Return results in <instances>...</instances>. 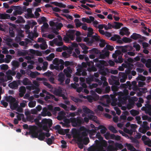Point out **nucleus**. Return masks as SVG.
Instances as JSON below:
<instances>
[{
	"instance_id": "obj_1",
	"label": "nucleus",
	"mask_w": 151,
	"mask_h": 151,
	"mask_svg": "<svg viewBox=\"0 0 151 151\" xmlns=\"http://www.w3.org/2000/svg\"><path fill=\"white\" fill-rule=\"evenodd\" d=\"M93 62L91 61L90 62H83L81 65H78V68L77 69V72L76 74V75L83 76H86L87 75L86 70L84 68H86L87 66L90 67L91 65L93 64Z\"/></svg>"
},
{
	"instance_id": "obj_2",
	"label": "nucleus",
	"mask_w": 151,
	"mask_h": 151,
	"mask_svg": "<svg viewBox=\"0 0 151 151\" xmlns=\"http://www.w3.org/2000/svg\"><path fill=\"white\" fill-rule=\"evenodd\" d=\"M89 52L90 53H95L96 57L99 58L104 59L109 57L110 52L108 50H104L101 52L96 48H93L89 50Z\"/></svg>"
},
{
	"instance_id": "obj_3",
	"label": "nucleus",
	"mask_w": 151,
	"mask_h": 151,
	"mask_svg": "<svg viewBox=\"0 0 151 151\" xmlns=\"http://www.w3.org/2000/svg\"><path fill=\"white\" fill-rule=\"evenodd\" d=\"M52 120L50 119H43L41 122L40 127H42V129L47 132H49L48 128H50L52 125Z\"/></svg>"
},
{
	"instance_id": "obj_4",
	"label": "nucleus",
	"mask_w": 151,
	"mask_h": 151,
	"mask_svg": "<svg viewBox=\"0 0 151 151\" xmlns=\"http://www.w3.org/2000/svg\"><path fill=\"white\" fill-rule=\"evenodd\" d=\"M76 31L73 29H69L66 33V36L63 38V40L66 42H68L70 39L73 40L75 39V32Z\"/></svg>"
},
{
	"instance_id": "obj_5",
	"label": "nucleus",
	"mask_w": 151,
	"mask_h": 151,
	"mask_svg": "<svg viewBox=\"0 0 151 151\" xmlns=\"http://www.w3.org/2000/svg\"><path fill=\"white\" fill-rule=\"evenodd\" d=\"M123 25V24L121 23L114 22L112 24L108 23L107 25H105L104 29L106 30L111 29L112 28L115 29H118L120 28L121 26Z\"/></svg>"
},
{
	"instance_id": "obj_6",
	"label": "nucleus",
	"mask_w": 151,
	"mask_h": 151,
	"mask_svg": "<svg viewBox=\"0 0 151 151\" xmlns=\"http://www.w3.org/2000/svg\"><path fill=\"white\" fill-rule=\"evenodd\" d=\"M122 51L119 50H116L115 53L112 54V57L114 59V62L116 63H121L123 62V58L122 56H119L118 59H117V57L122 53Z\"/></svg>"
},
{
	"instance_id": "obj_7",
	"label": "nucleus",
	"mask_w": 151,
	"mask_h": 151,
	"mask_svg": "<svg viewBox=\"0 0 151 151\" xmlns=\"http://www.w3.org/2000/svg\"><path fill=\"white\" fill-rule=\"evenodd\" d=\"M83 119V118H81L80 117H77L76 118L71 117L70 119V122L75 126L81 125L82 123Z\"/></svg>"
},
{
	"instance_id": "obj_8",
	"label": "nucleus",
	"mask_w": 151,
	"mask_h": 151,
	"mask_svg": "<svg viewBox=\"0 0 151 151\" xmlns=\"http://www.w3.org/2000/svg\"><path fill=\"white\" fill-rule=\"evenodd\" d=\"M105 138L108 139L109 138L112 139H115L116 140H119L120 139V137L119 135L116 136L114 134H111L110 133L107 132L104 134Z\"/></svg>"
},
{
	"instance_id": "obj_9",
	"label": "nucleus",
	"mask_w": 151,
	"mask_h": 151,
	"mask_svg": "<svg viewBox=\"0 0 151 151\" xmlns=\"http://www.w3.org/2000/svg\"><path fill=\"white\" fill-rule=\"evenodd\" d=\"M53 93L56 96L62 97L63 99L65 100L67 99V97L63 93L62 89L60 87L55 89Z\"/></svg>"
},
{
	"instance_id": "obj_10",
	"label": "nucleus",
	"mask_w": 151,
	"mask_h": 151,
	"mask_svg": "<svg viewBox=\"0 0 151 151\" xmlns=\"http://www.w3.org/2000/svg\"><path fill=\"white\" fill-rule=\"evenodd\" d=\"M112 86H111V90L113 91L114 94L113 95H115V96H118V99L119 97H123V92H116L119 89V87L115 85H112Z\"/></svg>"
},
{
	"instance_id": "obj_11",
	"label": "nucleus",
	"mask_w": 151,
	"mask_h": 151,
	"mask_svg": "<svg viewBox=\"0 0 151 151\" xmlns=\"http://www.w3.org/2000/svg\"><path fill=\"white\" fill-rule=\"evenodd\" d=\"M12 8L15 10L13 13L15 16H17V14L21 15L23 13L22 8L20 6H12Z\"/></svg>"
},
{
	"instance_id": "obj_12",
	"label": "nucleus",
	"mask_w": 151,
	"mask_h": 151,
	"mask_svg": "<svg viewBox=\"0 0 151 151\" xmlns=\"http://www.w3.org/2000/svg\"><path fill=\"white\" fill-rule=\"evenodd\" d=\"M111 79H109V82L110 84L116 85H120L119 79L117 77L111 76Z\"/></svg>"
},
{
	"instance_id": "obj_13",
	"label": "nucleus",
	"mask_w": 151,
	"mask_h": 151,
	"mask_svg": "<svg viewBox=\"0 0 151 151\" xmlns=\"http://www.w3.org/2000/svg\"><path fill=\"white\" fill-rule=\"evenodd\" d=\"M73 70L74 69L73 68H72L70 66H68L64 70L63 72L67 77L70 78L72 76L71 74L72 73Z\"/></svg>"
},
{
	"instance_id": "obj_14",
	"label": "nucleus",
	"mask_w": 151,
	"mask_h": 151,
	"mask_svg": "<svg viewBox=\"0 0 151 151\" xmlns=\"http://www.w3.org/2000/svg\"><path fill=\"white\" fill-rule=\"evenodd\" d=\"M20 81L18 80L17 81H14L10 83L8 85L10 88L12 89H16L18 88L19 85L20 84Z\"/></svg>"
},
{
	"instance_id": "obj_15",
	"label": "nucleus",
	"mask_w": 151,
	"mask_h": 151,
	"mask_svg": "<svg viewBox=\"0 0 151 151\" xmlns=\"http://www.w3.org/2000/svg\"><path fill=\"white\" fill-rule=\"evenodd\" d=\"M107 143L105 140H103V141H101V142H99L98 144V145L97 146L99 150L100 151L104 150V147H106L107 146Z\"/></svg>"
},
{
	"instance_id": "obj_16",
	"label": "nucleus",
	"mask_w": 151,
	"mask_h": 151,
	"mask_svg": "<svg viewBox=\"0 0 151 151\" xmlns=\"http://www.w3.org/2000/svg\"><path fill=\"white\" fill-rule=\"evenodd\" d=\"M106 62L104 60H99V62L96 63L95 65L97 68L100 69V70L104 68V66Z\"/></svg>"
},
{
	"instance_id": "obj_17",
	"label": "nucleus",
	"mask_w": 151,
	"mask_h": 151,
	"mask_svg": "<svg viewBox=\"0 0 151 151\" xmlns=\"http://www.w3.org/2000/svg\"><path fill=\"white\" fill-rule=\"evenodd\" d=\"M110 97L112 99V102L111 103V104L112 106H115L118 105V100L117 98H116L115 95L111 94L110 95Z\"/></svg>"
},
{
	"instance_id": "obj_18",
	"label": "nucleus",
	"mask_w": 151,
	"mask_h": 151,
	"mask_svg": "<svg viewBox=\"0 0 151 151\" xmlns=\"http://www.w3.org/2000/svg\"><path fill=\"white\" fill-rule=\"evenodd\" d=\"M26 91V88L24 86H21L20 87L19 89V95L20 97L21 98L24 96V94L25 93Z\"/></svg>"
},
{
	"instance_id": "obj_19",
	"label": "nucleus",
	"mask_w": 151,
	"mask_h": 151,
	"mask_svg": "<svg viewBox=\"0 0 151 151\" xmlns=\"http://www.w3.org/2000/svg\"><path fill=\"white\" fill-rule=\"evenodd\" d=\"M5 99L7 102H9L10 104L15 102L16 101L15 99L11 96H6Z\"/></svg>"
},
{
	"instance_id": "obj_20",
	"label": "nucleus",
	"mask_w": 151,
	"mask_h": 151,
	"mask_svg": "<svg viewBox=\"0 0 151 151\" xmlns=\"http://www.w3.org/2000/svg\"><path fill=\"white\" fill-rule=\"evenodd\" d=\"M54 99L55 101H58L59 99L58 98H56L55 96L52 94H49L48 95H47L45 97V100L47 101L49 99Z\"/></svg>"
},
{
	"instance_id": "obj_21",
	"label": "nucleus",
	"mask_w": 151,
	"mask_h": 151,
	"mask_svg": "<svg viewBox=\"0 0 151 151\" xmlns=\"http://www.w3.org/2000/svg\"><path fill=\"white\" fill-rule=\"evenodd\" d=\"M22 82L23 84L25 86L31 85H32L31 81L27 78H24L23 80L22 81Z\"/></svg>"
},
{
	"instance_id": "obj_22",
	"label": "nucleus",
	"mask_w": 151,
	"mask_h": 151,
	"mask_svg": "<svg viewBox=\"0 0 151 151\" xmlns=\"http://www.w3.org/2000/svg\"><path fill=\"white\" fill-rule=\"evenodd\" d=\"M4 40L5 41L7 45L9 46H12V39L9 37H4Z\"/></svg>"
},
{
	"instance_id": "obj_23",
	"label": "nucleus",
	"mask_w": 151,
	"mask_h": 151,
	"mask_svg": "<svg viewBox=\"0 0 151 151\" xmlns=\"http://www.w3.org/2000/svg\"><path fill=\"white\" fill-rule=\"evenodd\" d=\"M96 128H97V129H96V130H98L101 129L100 130V132L101 134H103L105 133L107 130L105 126L102 125L99 126L98 127H96Z\"/></svg>"
},
{
	"instance_id": "obj_24",
	"label": "nucleus",
	"mask_w": 151,
	"mask_h": 151,
	"mask_svg": "<svg viewBox=\"0 0 151 151\" xmlns=\"http://www.w3.org/2000/svg\"><path fill=\"white\" fill-rule=\"evenodd\" d=\"M58 81L61 83H63L65 80V76L62 72H61L58 75Z\"/></svg>"
},
{
	"instance_id": "obj_25",
	"label": "nucleus",
	"mask_w": 151,
	"mask_h": 151,
	"mask_svg": "<svg viewBox=\"0 0 151 151\" xmlns=\"http://www.w3.org/2000/svg\"><path fill=\"white\" fill-rule=\"evenodd\" d=\"M127 65L128 68V70L125 71L126 74L128 75L131 72V70L132 69V67L134 66L133 64L128 63L127 64Z\"/></svg>"
},
{
	"instance_id": "obj_26",
	"label": "nucleus",
	"mask_w": 151,
	"mask_h": 151,
	"mask_svg": "<svg viewBox=\"0 0 151 151\" xmlns=\"http://www.w3.org/2000/svg\"><path fill=\"white\" fill-rule=\"evenodd\" d=\"M10 15L7 14L0 13V19H10Z\"/></svg>"
},
{
	"instance_id": "obj_27",
	"label": "nucleus",
	"mask_w": 151,
	"mask_h": 151,
	"mask_svg": "<svg viewBox=\"0 0 151 151\" xmlns=\"http://www.w3.org/2000/svg\"><path fill=\"white\" fill-rule=\"evenodd\" d=\"M42 132L41 130H39L37 131L33 130L32 135H31V137L32 138H37L39 132Z\"/></svg>"
},
{
	"instance_id": "obj_28",
	"label": "nucleus",
	"mask_w": 151,
	"mask_h": 151,
	"mask_svg": "<svg viewBox=\"0 0 151 151\" xmlns=\"http://www.w3.org/2000/svg\"><path fill=\"white\" fill-rule=\"evenodd\" d=\"M44 134V132H42H42H39L38 135V137H37L38 139L41 141L44 140L45 138Z\"/></svg>"
},
{
	"instance_id": "obj_29",
	"label": "nucleus",
	"mask_w": 151,
	"mask_h": 151,
	"mask_svg": "<svg viewBox=\"0 0 151 151\" xmlns=\"http://www.w3.org/2000/svg\"><path fill=\"white\" fill-rule=\"evenodd\" d=\"M99 36L93 35L91 38V42L92 44V43L95 41H100V39L99 38Z\"/></svg>"
},
{
	"instance_id": "obj_30",
	"label": "nucleus",
	"mask_w": 151,
	"mask_h": 151,
	"mask_svg": "<svg viewBox=\"0 0 151 151\" xmlns=\"http://www.w3.org/2000/svg\"><path fill=\"white\" fill-rule=\"evenodd\" d=\"M133 49L132 47L131 46L126 45L123 46V52L132 51Z\"/></svg>"
},
{
	"instance_id": "obj_31",
	"label": "nucleus",
	"mask_w": 151,
	"mask_h": 151,
	"mask_svg": "<svg viewBox=\"0 0 151 151\" xmlns=\"http://www.w3.org/2000/svg\"><path fill=\"white\" fill-rule=\"evenodd\" d=\"M125 145L128 150L131 151H136V149L131 144L127 143Z\"/></svg>"
},
{
	"instance_id": "obj_32",
	"label": "nucleus",
	"mask_w": 151,
	"mask_h": 151,
	"mask_svg": "<svg viewBox=\"0 0 151 151\" xmlns=\"http://www.w3.org/2000/svg\"><path fill=\"white\" fill-rule=\"evenodd\" d=\"M118 106L121 107V109L122 110H123V106L122 104H123V97H119V98L118 99Z\"/></svg>"
},
{
	"instance_id": "obj_33",
	"label": "nucleus",
	"mask_w": 151,
	"mask_h": 151,
	"mask_svg": "<svg viewBox=\"0 0 151 151\" xmlns=\"http://www.w3.org/2000/svg\"><path fill=\"white\" fill-rule=\"evenodd\" d=\"M79 142H82L84 145H86L89 142V140L88 137H85L83 139H81Z\"/></svg>"
},
{
	"instance_id": "obj_34",
	"label": "nucleus",
	"mask_w": 151,
	"mask_h": 151,
	"mask_svg": "<svg viewBox=\"0 0 151 151\" xmlns=\"http://www.w3.org/2000/svg\"><path fill=\"white\" fill-rule=\"evenodd\" d=\"M141 36L140 35L134 33L131 36V37L134 40H136L137 39L141 38Z\"/></svg>"
},
{
	"instance_id": "obj_35",
	"label": "nucleus",
	"mask_w": 151,
	"mask_h": 151,
	"mask_svg": "<svg viewBox=\"0 0 151 151\" xmlns=\"http://www.w3.org/2000/svg\"><path fill=\"white\" fill-rule=\"evenodd\" d=\"M132 84L130 81H127L126 83L123 84V88H128L129 90L132 89Z\"/></svg>"
},
{
	"instance_id": "obj_36",
	"label": "nucleus",
	"mask_w": 151,
	"mask_h": 151,
	"mask_svg": "<svg viewBox=\"0 0 151 151\" xmlns=\"http://www.w3.org/2000/svg\"><path fill=\"white\" fill-rule=\"evenodd\" d=\"M94 78L93 76H90L86 78V82L87 84L89 85L91 83L94 81Z\"/></svg>"
},
{
	"instance_id": "obj_37",
	"label": "nucleus",
	"mask_w": 151,
	"mask_h": 151,
	"mask_svg": "<svg viewBox=\"0 0 151 151\" xmlns=\"http://www.w3.org/2000/svg\"><path fill=\"white\" fill-rule=\"evenodd\" d=\"M92 96L93 98V100L94 101H96L99 99V96L97 95L94 91L91 90V91Z\"/></svg>"
},
{
	"instance_id": "obj_38",
	"label": "nucleus",
	"mask_w": 151,
	"mask_h": 151,
	"mask_svg": "<svg viewBox=\"0 0 151 151\" xmlns=\"http://www.w3.org/2000/svg\"><path fill=\"white\" fill-rule=\"evenodd\" d=\"M102 97L104 99H106L107 104H109L111 102L110 98L108 95H105L102 96Z\"/></svg>"
},
{
	"instance_id": "obj_39",
	"label": "nucleus",
	"mask_w": 151,
	"mask_h": 151,
	"mask_svg": "<svg viewBox=\"0 0 151 151\" xmlns=\"http://www.w3.org/2000/svg\"><path fill=\"white\" fill-rule=\"evenodd\" d=\"M10 106L11 109L13 110L16 109L18 107V104L17 102H14L11 103Z\"/></svg>"
},
{
	"instance_id": "obj_40",
	"label": "nucleus",
	"mask_w": 151,
	"mask_h": 151,
	"mask_svg": "<svg viewBox=\"0 0 151 151\" xmlns=\"http://www.w3.org/2000/svg\"><path fill=\"white\" fill-rule=\"evenodd\" d=\"M115 150L117 151L118 149H122L123 148V145L121 144L116 143L114 144Z\"/></svg>"
},
{
	"instance_id": "obj_41",
	"label": "nucleus",
	"mask_w": 151,
	"mask_h": 151,
	"mask_svg": "<svg viewBox=\"0 0 151 151\" xmlns=\"http://www.w3.org/2000/svg\"><path fill=\"white\" fill-rule=\"evenodd\" d=\"M54 129L55 130H58V133L59 134L60 133H62L63 132V129L61 128L60 126L59 125H57L55 126L54 128Z\"/></svg>"
},
{
	"instance_id": "obj_42",
	"label": "nucleus",
	"mask_w": 151,
	"mask_h": 151,
	"mask_svg": "<svg viewBox=\"0 0 151 151\" xmlns=\"http://www.w3.org/2000/svg\"><path fill=\"white\" fill-rule=\"evenodd\" d=\"M14 30V29L13 27H11L9 28V35L12 37H14L15 36V34Z\"/></svg>"
},
{
	"instance_id": "obj_43",
	"label": "nucleus",
	"mask_w": 151,
	"mask_h": 151,
	"mask_svg": "<svg viewBox=\"0 0 151 151\" xmlns=\"http://www.w3.org/2000/svg\"><path fill=\"white\" fill-rule=\"evenodd\" d=\"M130 34V32L129 31V29L126 27H123V35H125L128 36Z\"/></svg>"
},
{
	"instance_id": "obj_44",
	"label": "nucleus",
	"mask_w": 151,
	"mask_h": 151,
	"mask_svg": "<svg viewBox=\"0 0 151 151\" xmlns=\"http://www.w3.org/2000/svg\"><path fill=\"white\" fill-rule=\"evenodd\" d=\"M40 47L42 50H45L47 48V45L46 44V42H42L40 45Z\"/></svg>"
},
{
	"instance_id": "obj_45",
	"label": "nucleus",
	"mask_w": 151,
	"mask_h": 151,
	"mask_svg": "<svg viewBox=\"0 0 151 151\" xmlns=\"http://www.w3.org/2000/svg\"><path fill=\"white\" fill-rule=\"evenodd\" d=\"M108 72V70L107 69H101L100 71V73L103 76H106L107 75V72Z\"/></svg>"
},
{
	"instance_id": "obj_46",
	"label": "nucleus",
	"mask_w": 151,
	"mask_h": 151,
	"mask_svg": "<svg viewBox=\"0 0 151 151\" xmlns=\"http://www.w3.org/2000/svg\"><path fill=\"white\" fill-rule=\"evenodd\" d=\"M128 101L129 103L127 105V108L128 109H130L133 107L134 104V102H132L129 100H128Z\"/></svg>"
},
{
	"instance_id": "obj_47",
	"label": "nucleus",
	"mask_w": 151,
	"mask_h": 151,
	"mask_svg": "<svg viewBox=\"0 0 151 151\" xmlns=\"http://www.w3.org/2000/svg\"><path fill=\"white\" fill-rule=\"evenodd\" d=\"M55 57V54L51 53L48 56L46 57V60L49 61H51Z\"/></svg>"
},
{
	"instance_id": "obj_48",
	"label": "nucleus",
	"mask_w": 151,
	"mask_h": 151,
	"mask_svg": "<svg viewBox=\"0 0 151 151\" xmlns=\"http://www.w3.org/2000/svg\"><path fill=\"white\" fill-rule=\"evenodd\" d=\"M63 24L61 23H59L58 22H56L55 25L56 28L58 29H60L61 27L63 26Z\"/></svg>"
},
{
	"instance_id": "obj_49",
	"label": "nucleus",
	"mask_w": 151,
	"mask_h": 151,
	"mask_svg": "<svg viewBox=\"0 0 151 151\" xmlns=\"http://www.w3.org/2000/svg\"><path fill=\"white\" fill-rule=\"evenodd\" d=\"M83 41L85 42H86L87 43V44L91 46L92 45L91 43V38H88L87 37H86L84 38L83 39Z\"/></svg>"
},
{
	"instance_id": "obj_50",
	"label": "nucleus",
	"mask_w": 151,
	"mask_h": 151,
	"mask_svg": "<svg viewBox=\"0 0 151 151\" xmlns=\"http://www.w3.org/2000/svg\"><path fill=\"white\" fill-rule=\"evenodd\" d=\"M12 63L13 66L16 68H18L19 66V63L17 60H14L12 62Z\"/></svg>"
},
{
	"instance_id": "obj_51",
	"label": "nucleus",
	"mask_w": 151,
	"mask_h": 151,
	"mask_svg": "<svg viewBox=\"0 0 151 151\" xmlns=\"http://www.w3.org/2000/svg\"><path fill=\"white\" fill-rule=\"evenodd\" d=\"M114 49V47L109 45H107L106 47L104 48V49L106 50H109L110 51H112Z\"/></svg>"
},
{
	"instance_id": "obj_52",
	"label": "nucleus",
	"mask_w": 151,
	"mask_h": 151,
	"mask_svg": "<svg viewBox=\"0 0 151 151\" xmlns=\"http://www.w3.org/2000/svg\"><path fill=\"white\" fill-rule=\"evenodd\" d=\"M133 47L135 48L136 51H138L140 49V45L136 43H134Z\"/></svg>"
},
{
	"instance_id": "obj_53",
	"label": "nucleus",
	"mask_w": 151,
	"mask_h": 151,
	"mask_svg": "<svg viewBox=\"0 0 151 151\" xmlns=\"http://www.w3.org/2000/svg\"><path fill=\"white\" fill-rule=\"evenodd\" d=\"M109 129L113 133H116L117 132V130L115 128L112 126H110L109 127Z\"/></svg>"
},
{
	"instance_id": "obj_54",
	"label": "nucleus",
	"mask_w": 151,
	"mask_h": 151,
	"mask_svg": "<svg viewBox=\"0 0 151 151\" xmlns=\"http://www.w3.org/2000/svg\"><path fill=\"white\" fill-rule=\"evenodd\" d=\"M28 53L27 50H24L22 51L19 52L18 53V55L19 56H25Z\"/></svg>"
},
{
	"instance_id": "obj_55",
	"label": "nucleus",
	"mask_w": 151,
	"mask_h": 151,
	"mask_svg": "<svg viewBox=\"0 0 151 151\" xmlns=\"http://www.w3.org/2000/svg\"><path fill=\"white\" fill-rule=\"evenodd\" d=\"M24 32L21 29L19 30L18 31L17 35L19 38H23L24 37V35L23 34Z\"/></svg>"
},
{
	"instance_id": "obj_56",
	"label": "nucleus",
	"mask_w": 151,
	"mask_h": 151,
	"mask_svg": "<svg viewBox=\"0 0 151 151\" xmlns=\"http://www.w3.org/2000/svg\"><path fill=\"white\" fill-rule=\"evenodd\" d=\"M48 109L47 107H44L42 109V111L41 112L42 116H46V113Z\"/></svg>"
},
{
	"instance_id": "obj_57",
	"label": "nucleus",
	"mask_w": 151,
	"mask_h": 151,
	"mask_svg": "<svg viewBox=\"0 0 151 151\" xmlns=\"http://www.w3.org/2000/svg\"><path fill=\"white\" fill-rule=\"evenodd\" d=\"M131 114L133 116H135L139 114V112L135 110L132 109L130 111Z\"/></svg>"
},
{
	"instance_id": "obj_58",
	"label": "nucleus",
	"mask_w": 151,
	"mask_h": 151,
	"mask_svg": "<svg viewBox=\"0 0 151 151\" xmlns=\"http://www.w3.org/2000/svg\"><path fill=\"white\" fill-rule=\"evenodd\" d=\"M36 104V102L35 101H32L29 102L28 103V106L30 108L34 107Z\"/></svg>"
},
{
	"instance_id": "obj_59",
	"label": "nucleus",
	"mask_w": 151,
	"mask_h": 151,
	"mask_svg": "<svg viewBox=\"0 0 151 151\" xmlns=\"http://www.w3.org/2000/svg\"><path fill=\"white\" fill-rule=\"evenodd\" d=\"M147 124L148 123L147 122H143L142 125V127L145 129L146 130H149L150 129V127L149 126H148Z\"/></svg>"
},
{
	"instance_id": "obj_60",
	"label": "nucleus",
	"mask_w": 151,
	"mask_h": 151,
	"mask_svg": "<svg viewBox=\"0 0 151 151\" xmlns=\"http://www.w3.org/2000/svg\"><path fill=\"white\" fill-rule=\"evenodd\" d=\"M123 131L124 132L129 134L130 136L132 135L133 133V132L132 130L128 129L126 128H124L123 129Z\"/></svg>"
},
{
	"instance_id": "obj_61",
	"label": "nucleus",
	"mask_w": 151,
	"mask_h": 151,
	"mask_svg": "<svg viewBox=\"0 0 151 151\" xmlns=\"http://www.w3.org/2000/svg\"><path fill=\"white\" fill-rule=\"evenodd\" d=\"M53 75L52 72L48 71L47 72L43 74V75L45 76H48L49 77Z\"/></svg>"
},
{
	"instance_id": "obj_62",
	"label": "nucleus",
	"mask_w": 151,
	"mask_h": 151,
	"mask_svg": "<svg viewBox=\"0 0 151 151\" xmlns=\"http://www.w3.org/2000/svg\"><path fill=\"white\" fill-rule=\"evenodd\" d=\"M61 143L62 144L61 145L62 148L64 149L67 148V142L65 141L64 140H62L61 141Z\"/></svg>"
},
{
	"instance_id": "obj_63",
	"label": "nucleus",
	"mask_w": 151,
	"mask_h": 151,
	"mask_svg": "<svg viewBox=\"0 0 151 151\" xmlns=\"http://www.w3.org/2000/svg\"><path fill=\"white\" fill-rule=\"evenodd\" d=\"M65 67H68V66H72L74 65V63L73 62H70L69 61H66L65 62L64 65Z\"/></svg>"
},
{
	"instance_id": "obj_64",
	"label": "nucleus",
	"mask_w": 151,
	"mask_h": 151,
	"mask_svg": "<svg viewBox=\"0 0 151 151\" xmlns=\"http://www.w3.org/2000/svg\"><path fill=\"white\" fill-rule=\"evenodd\" d=\"M145 65L146 67L148 68H149L151 67V59H149L147 61Z\"/></svg>"
}]
</instances>
